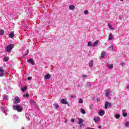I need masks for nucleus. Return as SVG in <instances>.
Masks as SVG:
<instances>
[{"instance_id":"f257e3e1","label":"nucleus","mask_w":129,"mask_h":129,"mask_svg":"<svg viewBox=\"0 0 129 129\" xmlns=\"http://www.w3.org/2000/svg\"><path fill=\"white\" fill-rule=\"evenodd\" d=\"M13 108L14 110H16V111H18V112H22L23 109V106L20 105H13Z\"/></svg>"},{"instance_id":"f03ea898","label":"nucleus","mask_w":129,"mask_h":129,"mask_svg":"<svg viewBox=\"0 0 129 129\" xmlns=\"http://www.w3.org/2000/svg\"><path fill=\"white\" fill-rule=\"evenodd\" d=\"M14 47V44H13L8 45L6 47V52H8V53L10 52H11Z\"/></svg>"},{"instance_id":"7ed1b4c3","label":"nucleus","mask_w":129,"mask_h":129,"mask_svg":"<svg viewBox=\"0 0 129 129\" xmlns=\"http://www.w3.org/2000/svg\"><path fill=\"white\" fill-rule=\"evenodd\" d=\"M14 101L13 102V103L14 104H17V103H20L21 102V100H20V98L18 96L16 97L14 99Z\"/></svg>"},{"instance_id":"20e7f679","label":"nucleus","mask_w":129,"mask_h":129,"mask_svg":"<svg viewBox=\"0 0 129 129\" xmlns=\"http://www.w3.org/2000/svg\"><path fill=\"white\" fill-rule=\"evenodd\" d=\"M60 103L62 104H64V105L68 104V101H67V100L66 99H62L60 101Z\"/></svg>"},{"instance_id":"39448f33","label":"nucleus","mask_w":129,"mask_h":129,"mask_svg":"<svg viewBox=\"0 0 129 129\" xmlns=\"http://www.w3.org/2000/svg\"><path fill=\"white\" fill-rule=\"evenodd\" d=\"M99 120H100V117L97 116L94 117V121H95V122H99Z\"/></svg>"},{"instance_id":"423d86ee","label":"nucleus","mask_w":129,"mask_h":129,"mask_svg":"<svg viewBox=\"0 0 129 129\" xmlns=\"http://www.w3.org/2000/svg\"><path fill=\"white\" fill-rule=\"evenodd\" d=\"M51 78V75L49 74H48L45 75L44 79L45 80H47V79H50Z\"/></svg>"},{"instance_id":"0eeeda50","label":"nucleus","mask_w":129,"mask_h":129,"mask_svg":"<svg viewBox=\"0 0 129 129\" xmlns=\"http://www.w3.org/2000/svg\"><path fill=\"white\" fill-rule=\"evenodd\" d=\"M98 114L100 115V116H103V115H104V111L103 110H99Z\"/></svg>"},{"instance_id":"6e6552de","label":"nucleus","mask_w":129,"mask_h":129,"mask_svg":"<svg viewBox=\"0 0 129 129\" xmlns=\"http://www.w3.org/2000/svg\"><path fill=\"white\" fill-rule=\"evenodd\" d=\"M99 43V40H96V41H95L93 43L92 46H93V47H95V46H97V45H98Z\"/></svg>"},{"instance_id":"1a4fd4ad","label":"nucleus","mask_w":129,"mask_h":129,"mask_svg":"<svg viewBox=\"0 0 129 129\" xmlns=\"http://www.w3.org/2000/svg\"><path fill=\"white\" fill-rule=\"evenodd\" d=\"M113 39V35H112V34L111 33L109 34L108 36L109 41L112 40Z\"/></svg>"},{"instance_id":"9d476101","label":"nucleus","mask_w":129,"mask_h":129,"mask_svg":"<svg viewBox=\"0 0 129 129\" xmlns=\"http://www.w3.org/2000/svg\"><path fill=\"white\" fill-rule=\"evenodd\" d=\"M14 35H15V33L14 32V31L11 32V33L9 34L10 38L13 39V38H14Z\"/></svg>"},{"instance_id":"9b49d317","label":"nucleus","mask_w":129,"mask_h":129,"mask_svg":"<svg viewBox=\"0 0 129 129\" xmlns=\"http://www.w3.org/2000/svg\"><path fill=\"white\" fill-rule=\"evenodd\" d=\"M107 67L109 68V69H112L113 68V64H107Z\"/></svg>"},{"instance_id":"f8f14e48","label":"nucleus","mask_w":129,"mask_h":129,"mask_svg":"<svg viewBox=\"0 0 129 129\" xmlns=\"http://www.w3.org/2000/svg\"><path fill=\"white\" fill-rule=\"evenodd\" d=\"M9 60H10V57L9 56H6L3 59V61H4V62H8Z\"/></svg>"},{"instance_id":"ddd939ff","label":"nucleus","mask_w":129,"mask_h":129,"mask_svg":"<svg viewBox=\"0 0 129 129\" xmlns=\"http://www.w3.org/2000/svg\"><path fill=\"white\" fill-rule=\"evenodd\" d=\"M74 9H75V6H74V5H71L69 6V9L71 11H73Z\"/></svg>"},{"instance_id":"4468645a","label":"nucleus","mask_w":129,"mask_h":129,"mask_svg":"<svg viewBox=\"0 0 129 129\" xmlns=\"http://www.w3.org/2000/svg\"><path fill=\"white\" fill-rule=\"evenodd\" d=\"M28 62V63H31L32 65H34V60L32 58L29 59Z\"/></svg>"},{"instance_id":"2eb2a0df","label":"nucleus","mask_w":129,"mask_h":129,"mask_svg":"<svg viewBox=\"0 0 129 129\" xmlns=\"http://www.w3.org/2000/svg\"><path fill=\"white\" fill-rule=\"evenodd\" d=\"M105 54H106V53L105 52V51H102L101 52V58H104V56H105Z\"/></svg>"},{"instance_id":"dca6fc26","label":"nucleus","mask_w":129,"mask_h":129,"mask_svg":"<svg viewBox=\"0 0 129 129\" xmlns=\"http://www.w3.org/2000/svg\"><path fill=\"white\" fill-rule=\"evenodd\" d=\"M4 34H5V30H3V29H1L0 30V35L1 36H4Z\"/></svg>"},{"instance_id":"f3484780","label":"nucleus","mask_w":129,"mask_h":129,"mask_svg":"<svg viewBox=\"0 0 129 129\" xmlns=\"http://www.w3.org/2000/svg\"><path fill=\"white\" fill-rule=\"evenodd\" d=\"M89 67L90 68H92L93 67V60H91L89 63Z\"/></svg>"},{"instance_id":"a211bd4d","label":"nucleus","mask_w":129,"mask_h":129,"mask_svg":"<svg viewBox=\"0 0 129 129\" xmlns=\"http://www.w3.org/2000/svg\"><path fill=\"white\" fill-rule=\"evenodd\" d=\"M82 122H83V120H82V118H79V122H78V124H81V123H82Z\"/></svg>"},{"instance_id":"6ab92c4d","label":"nucleus","mask_w":129,"mask_h":129,"mask_svg":"<svg viewBox=\"0 0 129 129\" xmlns=\"http://www.w3.org/2000/svg\"><path fill=\"white\" fill-rule=\"evenodd\" d=\"M81 112L83 113V114H85L86 113L85 110L83 109V108H81Z\"/></svg>"},{"instance_id":"aec40b11","label":"nucleus","mask_w":129,"mask_h":129,"mask_svg":"<svg viewBox=\"0 0 129 129\" xmlns=\"http://www.w3.org/2000/svg\"><path fill=\"white\" fill-rule=\"evenodd\" d=\"M54 106L55 109H58V108L59 107V105L58 104H54Z\"/></svg>"},{"instance_id":"412c9836","label":"nucleus","mask_w":129,"mask_h":129,"mask_svg":"<svg viewBox=\"0 0 129 129\" xmlns=\"http://www.w3.org/2000/svg\"><path fill=\"white\" fill-rule=\"evenodd\" d=\"M115 118H116L117 119H118V118H119V117H120V115L118 114H116L115 116Z\"/></svg>"},{"instance_id":"4be33fe9","label":"nucleus","mask_w":129,"mask_h":129,"mask_svg":"<svg viewBox=\"0 0 129 129\" xmlns=\"http://www.w3.org/2000/svg\"><path fill=\"white\" fill-rule=\"evenodd\" d=\"M27 89V87H23L21 89V91L22 92H25V91Z\"/></svg>"},{"instance_id":"5701e85b","label":"nucleus","mask_w":129,"mask_h":129,"mask_svg":"<svg viewBox=\"0 0 129 129\" xmlns=\"http://www.w3.org/2000/svg\"><path fill=\"white\" fill-rule=\"evenodd\" d=\"M108 106V102H106L105 103V109H107V106Z\"/></svg>"},{"instance_id":"b1692460","label":"nucleus","mask_w":129,"mask_h":129,"mask_svg":"<svg viewBox=\"0 0 129 129\" xmlns=\"http://www.w3.org/2000/svg\"><path fill=\"white\" fill-rule=\"evenodd\" d=\"M88 46L89 47H91V46H92V43H91V41H89L88 43Z\"/></svg>"},{"instance_id":"393cba45","label":"nucleus","mask_w":129,"mask_h":129,"mask_svg":"<svg viewBox=\"0 0 129 129\" xmlns=\"http://www.w3.org/2000/svg\"><path fill=\"white\" fill-rule=\"evenodd\" d=\"M4 68H3V67H0V72H1V73H4Z\"/></svg>"},{"instance_id":"a878e982","label":"nucleus","mask_w":129,"mask_h":129,"mask_svg":"<svg viewBox=\"0 0 129 129\" xmlns=\"http://www.w3.org/2000/svg\"><path fill=\"white\" fill-rule=\"evenodd\" d=\"M79 103H83V100L82 99H80L79 100Z\"/></svg>"},{"instance_id":"bb28decb","label":"nucleus","mask_w":129,"mask_h":129,"mask_svg":"<svg viewBox=\"0 0 129 129\" xmlns=\"http://www.w3.org/2000/svg\"><path fill=\"white\" fill-rule=\"evenodd\" d=\"M125 125L126 127H129V122H126L125 124Z\"/></svg>"},{"instance_id":"cd10ccee","label":"nucleus","mask_w":129,"mask_h":129,"mask_svg":"<svg viewBox=\"0 0 129 129\" xmlns=\"http://www.w3.org/2000/svg\"><path fill=\"white\" fill-rule=\"evenodd\" d=\"M123 116H124V117L127 116V113H123Z\"/></svg>"},{"instance_id":"c85d7f7f","label":"nucleus","mask_w":129,"mask_h":129,"mask_svg":"<svg viewBox=\"0 0 129 129\" xmlns=\"http://www.w3.org/2000/svg\"><path fill=\"white\" fill-rule=\"evenodd\" d=\"M26 97L27 98L29 97V94L27 93L26 95H23V97Z\"/></svg>"},{"instance_id":"c756f323","label":"nucleus","mask_w":129,"mask_h":129,"mask_svg":"<svg viewBox=\"0 0 129 129\" xmlns=\"http://www.w3.org/2000/svg\"><path fill=\"white\" fill-rule=\"evenodd\" d=\"M108 27L110 29V30H112V26L110 24L108 25Z\"/></svg>"},{"instance_id":"7c9ffc66","label":"nucleus","mask_w":129,"mask_h":129,"mask_svg":"<svg viewBox=\"0 0 129 129\" xmlns=\"http://www.w3.org/2000/svg\"><path fill=\"white\" fill-rule=\"evenodd\" d=\"M32 77H29L27 78V80L30 81V80H32Z\"/></svg>"},{"instance_id":"2f4dec72","label":"nucleus","mask_w":129,"mask_h":129,"mask_svg":"<svg viewBox=\"0 0 129 129\" xmlns=\"http://www.w3.org/2000/svg\"><path fill=\"white\" fill-rule=\"evenodd\" d=\"M88 76L87 75H83V78H87Z\"/></svg>"},{"instance_id":"473e14b6","label":"nucleus","mask_w":129,"mask_h":129,"mask_svg":"<svg viewBox=\"0 0 129 129\" xmlns=\"http://www.w3.org/2000/svg\"><path fill=\"white\" fill-rule=\"evenodd\" d=\"M84 14H85V15H87V14H88V10L85 11Z\"/></svg>"},{"instance_id":"72a5a7b5","label":"nucleus","mask_w":129,"mask_h":129,"mask_svg":"<svg viewBox=\"0 0 129 129\" xmlns=\"http://www.w3.org/2000/svg\"><path fill=\"white\" fill-rule=\"evenodd\" d=\"M5 75V73H2V74H0V77H3Z\"/></svg>"},{"instance_id":"f704fd0d","label":"nucleus","mask_w":129,"mask_h":129,"mask_svg":"<svg viewBox=\"0 0 129 129\" xmlns=\"http://www.w3.org/2000/svg\"><path fill=\"white\" fill-rule=\"evenodd\" d=\"M1 109L2 111H4L5 112V107H4L3 106H2Z\"/></svg>"},{"instance_id":"c9c22d12","label":"nucleus","mask_w":129,"mask_h":129,"mask_svg":"<svg viewBox=\"0 0 129 129\" xmlns=\"http://www.w3.org/2000/svg\"><path fill=\"white\" fill-rule=\"evenodd\" d=\"M71 121L72 122H75V118H72L71 119Z\"/></svg>"},{"instance_id":"e433bc0d","label":"nucleus","mask_w":129,"mask_h":129,"mask_svg":"<svg viewBox=\"0 0 129 129\" xmlns=\"http://www.w3.org/2000/svg\"><path fill=\"white\" fill-rule=\"evenodd\" d=\"M108 95H109V92H107L106 93V96L107 97H108Z\"/></svg>"},{"instance_id":"4c0bfd02","label":"nucleus","mask_w":129,"mask_h":129,"mask_svg":"<svg viewBox=\"0 0 129 129\" xmlns=\"http://www.w3.org/2000/svg\"><path fill=\"white\" fill-rule=\"evenodd\" d=\"M29 53H30V50H27V53L26 54V55H28V54H29Z\"/></svg>"},{"instance_id":"58836bf2","label":"nucleus","mask_w":129,"mask_h":129,"mask_svg":"<svg viewBox=\"0 0 129 129\" xmlns=\"http://www.w3.org/2000/svg\"><path fill=\"white\" fill-rule=\"evenodd\" d=\"M121 64L122 66H124V65H125V63H124V62H122Z\"/></svg>"},{"instance_id":"ea45409f","label":"nucleus","mask_w":129,"mask_h":129,"mask_svg":"<svg viewBox=\"0 0 129 129\" xmlns=\"http://www.w3.org/2000/svg\"><path fill=\"white\" fill-rule=\"evenodd\" d=\"M71 98H74V97H75V96H74V95H71Z\"/></svg>"},{"instance_id":"a19ab883","label":"nucleus","mask_w":129,"mask_h":129,"mask_svg":"<svg viewBox=\"0 0 129 129\" xmlns=\"http://www.w3.org/2000/svg\"><path fill=\"white\" fill-rule=\"evenodd\" d=\"M67 121H68V120L67 119H66L64 120L65 123H67Z\"/></svg>"},{"instance_id":"79ce46f5","label":"nucleus","mask_w":129,"mask_h":129,"mask_svg":"<svg viewBox=\"0 0 129 129\" xmlns=\"http://www.w3.org/2000/svg\"><path fill=\"white\" fill-rule=\"evenodd\" d=\"M126 89H127V90H129V86L126 87Z\"/></svg>"},{"instance_id":"37998d69","label":"nucleus","mask_w":129,"mask_h":129,"mask_svg":"<svg viewBox=\"0 0 129 129\" xmlns=\"http://www.w3.org/2000/svg\"><path fill=\"white\" fill-rule=\"evenodd\" d=\"M110 48H112V50L113 49V46L112 45H111Z\"/></svg>"},{"instance_id":"c03bdc74","label":"nucleus","mask_w":129,"mask_h":129,"mask_svg":"<svg viewBox=\"0 0 129 129\" xmlns=\"http://www.w3.org/2000/svg\"><path fill=\"white\" fill-rule=\"evenodd\" d=\"M86 129H92V128L87 127Z\"/></svg>"},{"instance_id":"a18cd8bd","label":"nucleus","mask_w":129,"mask_h":129,"mask_svg":"<svg viewBox=\"0 0 129 129\" xmlns=\"http://www.w3.org/2000/svg\"><path fill=\"white\" fill-rule=\"evenodd\" d=\"M108 105H111V103H108Z\"/></svg>"},{"instance_id":"49530a36","label":"nucleus","mask_w":129,"mask_h":129,"mask_svg":"<svg viewBox=\"0 0 129 129\" xmlns=\"http://www.w3.org/2000/svg\"><path fill=\"white\" fill-rule=\"evenodd\" d=\"M101 127H102L101 126H99V128H101Z\"/></svg>"},{"instance_id":"de8ad7c7","label":"nucleus","mask_w":129,"mask_h":129,"mask_svg":"<svg viewBox=\"0 0 129 129\" xmlns=\"http://www.w3.org/2000/svg\"><path fill=\"white\" fill-rule=\"evenodd\" d=\"M120 2H123V0H120Z\"/></svg>"},{"instance_id":"09e8293b","label":"nucleus","mask_w":129,"mask_h":129,"mask_svg":"<svg viewBox=\"0 0 129 129\" xmlns=\"http://www.w3.org/2000/svg\"><path fill=\"white\" fill-rule=\"evenodd\" d=\"M122 111H124V110H122Z\"/></svg>"}]
</instances>
